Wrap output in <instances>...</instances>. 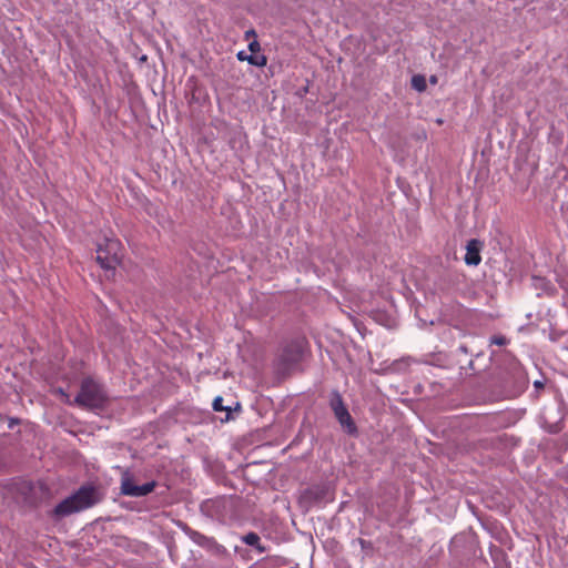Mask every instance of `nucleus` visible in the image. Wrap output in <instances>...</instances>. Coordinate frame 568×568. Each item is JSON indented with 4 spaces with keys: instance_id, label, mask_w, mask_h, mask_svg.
Listing matches in <instances>:
<instances>
[{
    "instance_id": "nucleus-2",
    "label": "nucleus",
    "mask_w": 568,
    "mask_h": 568,
    "mask_svg": "<svg viewBox=\"0 0 568 568\" xmlns=\"http://www.w3.org/2000/svg\"><path fill=\"white\" fill-rule=\"evenodd\" d=\"M108 399L102 385L92 378H84L74 402L87 408H101Z\"/></svg>"
},
{
    "instance_id": "nucleus-6",
    "label": "nucleus",
    "mask_w": 568,
    "mask_h": 568,
    "mask_svg": "<svg viewBox=\"0 0 568 568\" xmlns=\"http://www.w3.org/2000/svg\"><path fill=\"white\" fill-rule=\"evenodd\" d=\"M329 406H331L332 410L334 412L336 419L346 429V432L348 434L356 433V426L354 424V420H353L347 407L344 404L342 395L337 390H333L331 393Z\"/></svg>"
},
{
    "instance_id": "nucleus-12",
    "label": "nucleus",
    "mask_w": 568,
    "mask_h": 568,
    "mask_svg": "<svg viewBox=\"0 0 568 568\" xmlns=\"http://www.w3.org/2000/svg\"><path fill=\"white\" fill-rule=\"evenodd\" d=\"M243 541L248 546L257 547L261 552L264 551V548L260 547V536L255 532L246 534Z\"/></svg>"
},
{
    "instance_id": "nucleus-16",
    "label": "nucleus",
    "mask_w": 568,
    "mask_h": 568,
    "mask_svg": "<svg viewBox=\"0 0 568 568\" xmlns=\"http://www.w3.org/2000/svg\"><path fill=\"white\" fill-rule=\"evenodd\" d=\"M458 349H459L460 352H463V353L467 354V347H466V346L462 345V346H459V348H458Z\"/></svg>"
},
{
    "instance_id": "nucleus-1",
    "label": "nucleus",
    "mask_w": 568,
    "mask_h": 568,
    "mask_svg": "<svg viewBox=\"0 0 568 568\" xmlns=\"http://www.w3.org/2000/svg\"><path fill=\"white\" fill-rule=\"evenodd\" d=\"M98 490L92 486H82L74 494L60 501L52 510L55 519L82 511L99 503Z\"/></svg>"
},
{
    "instance_id": "nucleus-10",
    "label": "nucleus",
    "mask_w": 568,
    "mask_h": 568,
    "mask_svg": "<svg viewBox=\"0 0 568 568\" xmlns=\"http://www.w3.org/2000/svg\"><path fill=\"white\" fill-rule=\"evenodd\" d=\"M212 406H213V409L215 412H223V410L226 412L225 420H230L231 419L232 410H231L230 407L223 406V398L221 396H217V397L214 398Z\"/></svg>"
},
{
    "instance_id": "nucleus-8",
    "label": "nucleus",
    "mask_w": 568,
    "mask_h": 568,
    "mask_svg": "<svg viewBox=\"0 0 568 568\" xmlns=\"http://www.w3.org/2000/svg\"><path fill=\"white\" fill-rule=\"evenodd\" d=\"M465 263L467 265L476 266L480 263V242L478 240H470L466 246Z\"/></svg>"
},
{
    "instance_id": "nucleus-9",
    "label": "nucleus",
    "mask_w": 568,
    "mask_h": 568,
    "mask_svg": "<svg viewBox=\"0 0 568 568\" xmlns=\"http://www.w3.org/2000/svg\"><path fill=\"white\" fill-rule=\"evenodd\" d=\"M237 59L240 61H247L250 64L252 65H255V67H265L266 63H267V58L265 55H248L246 54L244 51H240L237 54H236Z\"/></svg>"
},
{
    "instance_id": "nucleus-18",
    "label": "nucleus",
    "mask_w": 568,
    "mask_h": 568,
    "mask_svg": "<svg viewBox=\"0 0 568 568\" xmlns=\"http://www.w3.org/2000/svg\"><path fill=\"white\" fill-rule=\"evenodd\" d=\"M468 365H469V368H470V369H473V371L475 369V368H474V363H473V361H470Z\"/></svg>"
},
{
    "instance_id": "nucleus-5",
    "label": "nucleus",
    "mask_w": 568,
    "mask_h": 568,
    "mask_svg": "<svg viewBox=\"0 0 568 568\" xmlns=\"http://www.w3.org/2000/svg\"><path fill=\"white\" fill-rule=\"evenodd\" d=\"M305 342L302 339L287 344L280 355V367L283 372L291 371L296 366L305 355Z\"/></svg>"
},
{
    "instance_id": "nucleus-13",
    "label": "nucleus",
    "mask_w": 568,
    "mask_h": 568,
    "mask_svg": "<svg viewBox=\"0 0 568 568\" xmlns=\"http://www.w3.org/2000/svg\"><path fill=\"white\" fill-rule=\"evenodd\" d=\"M509 343V341L503 335H495L490 338L491 345L505 346Z\"/></svg>"
},
{
    "instance_id": "nucleus-4",
    "label": "nucleus",
    "mask_w": 568,
    "mask_h": 568,
    "mask_svg": "<svg viewBox=\"0 0 568 568\" xmlns=\"http://www.w3.org/2000/svg\"><path fill=\"white\" fill-rule=\"evenodd\" d=\"M232 500L226 497L206 499L201 504V511L209 518L223 521L232 510Z\"/></svg>"
},
{
    "instance_id": "nucleus-15",
    "label": "nucleus",
    "mask_w": 568,
    "mask_h": 568,
    "mask_svg": "<svg viewBox=\"0 0 568 568\" xmlns=\"http://www.w3.org/2000/svg\"><path fill=\"white\" fill-rule=\"evenodd\" d=\"M251 37H253V38H255V37H256V32H255L253 29L247 30V31L245 32V39H246V40H248Z\"/></svg>"
},
{
    "instance_id": "nucleus-14",
    "label": "nucleus",
    "mask_w": 568,
    "mask_h": 568,
    "mask_svg": "<svg viewBox=\"0 0 568 568\" xmlns=\"http://www.w3.org/2000/svg\"><path fill=\"white\" fill-rule=\"evenodd\" d=\"M260 49H261V45H260V43H258V41H257V40H255V39H254L253 41H251V42L248 43V50H250L252 53H255V52L260 51Z\"/></svg>"
},
{
    "instance_id": "nucleus-19",
    "label": "nucleus",
    "mask_w": 568,
    "mask_h": 568,
    "mask_svg": "<svg viewBox=\"0 0 568 568\" xmlns=\"http://www.w3.org/2000/svg\"><path fill=\"white\" fill-rule=\"evenodd\" d=\"M535 386H536V387H541V386H542V384H541L540 382H538V381H537V382H535Z\"/></svg>"
},
{
    "instance_id": "nucleus-11",
    "label": "nucleus",
    "mask_w": 568,
    "mask_h": 568,
    "mask_svg": "<svg viewBox=\"0 0 568 568\" xmlns=\"http://www.w3.org/2000/svg\"><path fill=\"white\" fill-rule=\"evenodd\" d=\"M426 79L422 74H416L412 78V88L418 92H423L426 90Z\"/></svg>"
},
{
    "instance_id": "nucleus-7",
    "label": "nucleus",
    "mask_w": 568,
    "mask_h": 568,
    "mask_svg": "<svg viewBox=\"0 0 568 568\" xmlns=\"http://www.w3.org/2000/svg\"><path fill=\"white\" fill-rule=\"evenodd\" d=\"M156 486L155 481H149L143 485H135L130 471H123L121 476V494L130 497H143L154 490Z\"/></svg>"
},
{
    "instance_id": "nucleus-3",
    "label": "nucleus",
    "mask_w": 568,
    "mask_h": 568,
    "mask_svg": "<svg viewBox=\"0 0 568 568\" xmlns=\"http://www.w3.org/2000/svg\"><path fill=\"white\" fill-rule=\"evenodd\" d=\"M121 243L116 239H104L98 244L97 261L104 270H114L121 260Z\"/></svg>"
},
{
    "instance_id": "nucleus-20",
    "label": "nucleus",
    "mask_w": 568,
    "mask_h": 568,
    "mask_svg": "<svg viewBox=\"0 0 568 568\" xmlns=\"http://www.w3.org/2000/svg\"><path fill=\"white\" fill-rule=\"evenodd\" d=\"M436 122H437V124H443V120L442 119H437Z\"/></svg>"
},
{
    "instance_id": "nucleus-17",
    "label": "nucleus",
    "mask_w": 568,
    "mask_h": 568,
    "mask_svg": "<svg viewBox=\"0 0 568 568\" xmlns=\"http://www.w3.org/2000/svg\"><path fill=\"white\" fill-rule=\"evenodd\" d=\"M436 81H437V80H436V77H435V75L430 77V82H432V83H436Z\"/></svg>"
}]
</instances>
